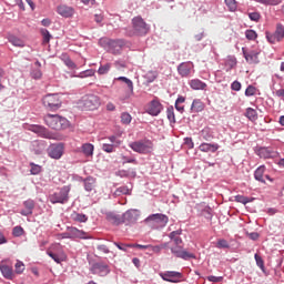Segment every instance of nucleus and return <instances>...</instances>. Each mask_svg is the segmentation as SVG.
<instances>
[{
  "label": "nucleus",
  "mask_w": 284,
  "mask_h": 284,
  "mask_svg": "<svg viewBox=\"0 0 284 284\" xmlns=\"http://www.w3.org/2000/svg\"><path fill=\"white\" fill-rule=\"evenodd\" d=\"M70 234H72L75 239H88V233L77 227H71Z\"/></svg>",
  "instance_id": "obj_31"
},
{
  "label": "nucleus",
  "mask_w": 284,
  "mask_h": 284,
  "mask_svg": "<svg viewBox=\"0 0 284 284\" xmlns=\"http://www.w3.org/2000/svg\"><path fill=\"white\" fill-rule=\"evenodd\" d=\"M181 234H183L182 230L173 231L169 234V239L173 241L174 247H171V253L176 256V258H183V261H190V258H196V255L183 250V239H181Z\"/></svg>",
  "instance_id": "obj_1"
},
{
  "label": "nucleus",
  "mask_w": 284,
  "mask_h": 284,
  "mask_svg": "<svg viewBox=\"0 0 284 284\" xmlns=\"http://www.w3.org/2000/svg\"><path fill=\"white\" fill-rule=\"evenodd\" d=\"M192 70H194V63L192 62H182L178 67V72L180 77L186 78L192 73Z\"/></svg>",
  "instance_id": "obj_14"
},
{
  "label": "nucleus",
  "mask_w": 284,
  "mask_h": 284,
  "mask_svg": "<svg viewBox=\"0 0 284 284\" xmlns=\"http://www.w3.org/2000/svg\"><path fill=\"white\" fill-rule=\"evenodd\" d=\"M225 6L229 8L230 12H236V0H224Z\"/></svg>",
  "instance_id": "obj_43"
},
{
  "label": "nucleus",
  "mask_w": 284,
  "mask_h": 284,
  "mask_svg": "<svg viewBox=\"0 0 284 284\" xmlns=\"http://www.w3.org/2000/svg\"><path fill=\"white\" fill-rule=\"evenodd\" d=\"M150 252H154V254H159L161 252V245H152L150 246Z\"/></svg>",
  "instance_id": "obj_63"
},
{
  "label": "nucleus",
  "mask_w": 284,
  "mask_h": 284,
  "mask_svg": "<svg viewBox=\"0 0 284 284\" xmlns=\"http://www.w3.org/2000/svg\"><path fill=\"white\" fill-rule=\"evenodd\" d=\"M109 141H111L112 145H115V148L121 143V140H116L114 135L109 136Z\"/></svg>",
  "instance_id": "obj_62"
},
{
  "label": "nucleus",
  "mask_w": 284,
  "mask_h": 284,
  "mask_svg": "<svg viewBox=\"0 0 284 284\" xmlns=\"http://www.w3.org/2000/svg\"><path fill=\"white\" fill-rule=\"evenodd\" d=\"M120 119L122 125H130L132 123V115L128 112H123Z\"/></svg>",
  "instance_id": "obj_34"
},
{
  "label": "nucleus",
  "mask_w": 284,
  "mask_h": 284,
  "mask_svg": "<svg viewBox=\"0 0 284 284\" xmlns=\"http://www.w3.org/2000/svg\"><path fill=\"white\" fill-rule=\"evenodd\" d=\"M71 220L75 221L77 223H87L88 222V215H85L83 213L73 212L71 214Z\"/></svg>",
  "instance_id": "obj_29"
},
{
  "label": "nucleus",
  "mask_w": 284,
  "mask_h": 284,
  "mask_svg": "<svg viewBox=\"0 0 284 284\" xmlns=\"http://www.w3.org/2000/svg\"><path fill=\"white\" fill-rule=\"evenodd\" d=\"M81 108L84 110H97L101 105L99 95L89 94L84 95L80 101Z\"/></svg>",
  "instance_id": "obj_8"
},
{
  "label": "nucleus",
  "mask_w": 284,
  "mask_h": 284,
  "mask_svg": "<svg viewBox=\"0 0 284 284\" xmlns=\"http://www.w3.org/2000/svg\"><path fill=\"white\" fill-rule=\"evenodd\" d=\"M58 14H60L61 17H64L65 19L72 17L74 14V9H72V7H68V6H60L58 7Z\"/></svg>",
  "instance_id": "obj_23"
},
{
  "label": "nucleus",
  "mask_w": 284,
  "mask_h": 284,
  "mask_svg": "<svg viewBox=\"0 0 284 284\" xmlns=\"http://www.w3.org/2000/svg\"><path fill=\"white\" fill-rule=\"evenodd\" d=\"M156 77H159L156 71H149L145 73L144 79H146L148 83H154V81H156Z\"/></svg>",
  "instance_id": "obj_35"
},
{
  "label": "nucleus",
  "mask_w": 284,
  "mask_h": 284,
  "mask_svg": "<svg viewBox=\"0 0 284 284\" xmlns=\"http://www.w3.org/2000/svg\"><path fill=\"white\" fill-rule=\"evenodd\" d=\"M112 68V64L106 63L104 65H101L98 70L99 74H108V72H110V69Z\"/></svg>",
  "instance_id": "obj_48"
},
{
  "label": "nucleus",
  "mask_w": 284,
  "mask_h": 284,
  "mask_svg": "<svg viewBox=\"0 0 284 284\" xmlns=\"http://www.w3.org/2000/svg\"><path fill=\"white\" fill-rule=\"evenodd\" d=\"M12 234H13V236H23V227L14 226Z\"/></svg>",
  "instance_id": "obj_57"
},
{
  "label": "nucleus",
  "mask_w": 284,
  "mask_h": 284,
  "mask_svg": "<svg viewBox=\"0 0 284 284\" xmlns=\"http://www.w3.org/2000/svg\"><path fill=\"white\" fill-rule=\"evenodd\" d=\"M254 257H255L257 267L263 270L265 267V264L263 262V257H261V255H258V254H255Z\"/></svg>",
  "instance_id": "obj_54"
},
{
  "label": "nucleus",
  "mask_w": 284,
  "mask_h": 284,
  "mask_svg": "<svg viewBox=\"0 0 284 284\" xmlns=\"http://www.w3.org/2000/svg\"><path fill=\"white\" fill-rule=\"evenodd\" d=\"M169 221L170 219L168 215L161 213L151 214L145 219V223H150V225H153L156 229L165 227Z\"/></svg>",
  "instance_id": "obj_9"
},
{
  "label": "nucleus",
  "mask_w": 284,
  "mask_h": 284,
  "mask_svg": "<svg viewBox=\"0 0 284 284\" xmlns=\"http://www.w3.org/2000/svg\"><path fill=\"white\" fill-rule=\"evenodd\" d=\"M49 201L53 205L60 203L61 205L68 203L70 201V186H63L59 191L49 195Z\"/></svg>",
  "instance_id": "obj_5"
},
{
  "label": "nucleus",
  "mask_w": 284,
  "mask_h": 284,
  "mask_svg": "<svg viewBox=\"0 0 284 284\" xmlns=\"http://www.w3.org/2000/svg\"><path fill=\"white\" fill-rule=\"evenodd\" d=\"M257 3H263L264 6H276L278 0H255Z\"/></svg>",
  "instance_id": "obj_55"
},
{
  "label": "nucleus",
  "mask_w": 284,
  "mask_h": 284,
  "mask_svg": "<svg viewBox=\"0 0 284 284\" xmlns=\"http://www.w3.org/2000/svg\"><path fill=\"white\" fill-rule=\"evenodd\" d=\"M14 267H16V274H23V272L26 270V265L21 261H18L16 263Z\"/></svg>",
  "instance_id": "obj_47"
},
{
  "label": "nucleus",
  "mask_w": 284,
  "mask_h": 284,
  "mask_svg": "<svg viewBox=\"0 0 284 284\" xmlns=\"http://www.w3.org/2000/svg\"><path fill=\"white\" fill-rule=\"evenodd\" d=\"M10 43L16 48H26V42L17 37L10 38Z\"/></svg>",
  "instance_id": "obj_37"
},
{
  "label": "nucleus",
  "mask_w": 284,
  "mask_h": 284,
  "mask_svg": "<svg viewBox=\"0 0 284 284\" xmlns=\"http://www.w3.org/2000/svg\"><path fill=\"white\" fill-rule=\"evenodd\" d=\"M266 39L267 41H270V43H276L280 40V38L275 34V33H270V32H266Z\"/></svg>",
  "instance_id": "obj_50"
},
{
  "label": "nucleus",
  "mask_w": 284,
  "mask_h": 284,
  "mask_svg": "<svg viewBox=\"0 0 284 284\" xmlns=\"http://www.w3.org/2000/svg\"><path fill=\"white\" fill-rule=\"evenodd\" d=\"M48 256L50 258H53L55 263H63V261H67L68 255H65V252H63V248L61 244H53L51 247L47 251Z\"/></svg>",
  "instance_id": "obj_7"
},
{
  "label": "nucleus",
  "mask_w": 284,
  "mask_h": 284,
  "mask_svg": "<svg viewBox=\"0 0 284 284\" xmlns=\"http://www.w3.org/2000/svg\"><path fill=\"white\" fill-rule=\"evenodd\" d=\"M264 174L265 165L258 166L254 173L255 181H260V183H265V179L263 178Z\"/></svg>",
  "instance_id": "obj_26"
},
{
  "label": "nucleus",
  "mask_w": 284,
  "mask_h": 284,
  "mask_svg": "<svg viewBox=\"0 0 284 284\" xmlns=\"http://www.w3.org/2000/svg\"><path fill=\"white\" fill-rule=\"evenodd\" d=\"M190 88H192V90H205V88H207V84L203 81H201L200 79H193L189 82Z\"/></svg>",
  "instance_id": "obj_24"
},
{
  "label": "nucleus",
  "mask_w": 284,
  "mask_h": 284,
  "mask_svg": "<svg viewBox=\"0 0 284 284\" xmlns=\"http://www.w3.org/2000/svg\"><path fill=\"white\" fill-rule=\"evenodd\" d=\"M219 148L221 146L217 143L203 142L202 144H200L199 150L200 152H205V153L211 152L212 154H214L215 152L219 151Z\"/></svg>",
  "instance_id": "obj_20"
},
{
  "label": "nucleus",
  "mask_w": 284,
  "mask_h": 284,
  "mask_svg": "<svg viewBox=\"0 0 284 284\" xmlns=\"http://www.w3.org/2000/svg\"><path fill=\"white\" fill-rule=\"evenodd\" d=\"M191 110H193V112H203V110H205V104L203 101L195 99L192 102Z\"/></svg>",
  "instance_id": "obj_25"
},
{
  "label": "nucleus",
  "mask_w": 284,
  "mask_h": 284,
  "mask_svg": "<svg viewBox=\"0 0 284 284\" xmlns=\"http://www.w3.org/2000/svg\"><path fill=\"white\" fill-rule=\"evenodd\" d=\"M97 187V179L94 178H87L84 180V189L87 192H92Z\"/></svg>",
  "instance_id": "obj_27"
},
{
  "label": "nucleus",
  "mask_w": 284,
  "mask_h": 284,
  "mask_svg": "<svg viewBox=\"0 0 284 284\" xmlns=\"http://www.w3.org/2000/svg\"><path fill=\"white\" fill-rule=\"evenodd\" d=\"M277 154L278 153L276 151H272L270 150V148H265V146L260 148L257 150V155L260 159H274L276 158Z\"/></svg>",
  "instance_id": "obj_21"
},
{
  "label": "nucleus",
  "mask_w": 284,
  "mask_h": 284,
  "mask_svg": "<svg viewBox=\"0 0 284 284\" xmlns=\"http://www.w3.org/2000/svg\"><path fill=\"white\" fill-rule=\"evenodd\" d=\"M245 37L248 41H256L258 39V34L252 29L245 31Z\"/></svg>",
  "instance_id": "obj_36"
},
{
  "label": "nucleus",
  "mask_w": 284,
  "mask_h": 284,
  "mask_svg": "<svg viewBox=\"0 0 284 284\" xmlns=\"http://www.w3.org/2000/svg\"><path fill=\"white\" fill-rule=\"evenodd\" d=\"M99 44L101 48H104V50H108V52H111V54H121V51L125 47V41L121 39L112 40L109 38H101Z\"/></svg>",
  "instance_id": "obj_3"
},
{
  "label": "nucleus",
  "mask_w": 284,
  "mask_h": 284,
  "mask_svg": "<svg viewBox=\"0 0 284 284\" xmlns=\"http://www.w3.org/2000/svg\"><path fill=\"white\" fill-rule=\"evenodd\" d=\"M42 103L47 110L57 112V110L61 109V105H63V100H61V95L57 93H49L42 98Z\"/></svg>",
  "instance_id": "obj_4"
},
{
  "label": "nucleus",
  "mask_w": 284,
  "mask_h": 284,
  "mask_svg": "<svg viewBox=\"0 0 284 284\" xmlns=\"http://www.w3.org/2000/svg\"><path fill=\"white\" fill-rule=\"evenodd\" d=\"M162 281H166V283H181V278H183V274L176 271H166L164 273H160Z\"/></svg>",
  "instance_id": "obj_11"
},
{
  "label": "nucleus",
  "mask_w": 284,
  "mask_h": 284,
  "mask_svg": "<svg viewBox=\"0 0 284 284\" xmlns=\"http://www.w3.org/2000/svg\"><path fill=\"white\" fill-rule=\"evenodd\" d=\"M27 211H29L32 214V210H34V201L33 200H27L23 203Z\"/></svg>",
  "instance_id": "obj_51"
},
{
  "label": "nucleus",
  "mask_w": 284,
  "mask_h": 284,
  "mask_svg": "<svg viewBox=\"0 0 284 284\" xmlns=\"http://www.w3.org/2000/svg\"><path fill=\"white\" fill-rule=\"evenodd\" d=\"M207 281H210V283H221V281H223V276H214V275H211V276H207L206 277Z\"/></svg>",
  "instance_id": "obj_59"
},
{
  "label": "nucleus",
  "mask_w": 284,
  "mask_h": 284,
  "mask_svg": "<svg viewBox=\"0 0 284 284\" xmlns=\"http://www.w3.org/2000/svg\"><path fill=\"white\" fill-rule=\"evenodd\" d=\"M31 77L32 79H41V77H43V73L41 72V69H34L31 72Z\"/></svg>",
  "instance_id": "obj_58"
},
{
  "label": "nucleus",
  "mask_w": 284,
  "mask_h": 284,
  "mask_svg": "<svg viewBox=\"0 0 284 284\" xmlns=\"http://www.w3.org/2000/svg\"><path fill=\"white\" fill-rule=\"evenodd\" d=\"M114 196H122V194H130V189L128 186H120L114 191Z\"/></svg>",
  "instance_id": "obj_38"
},
{
  "label": "nucleus",
  "mask_w": 284,
  "mask_h": 284,
  "mask_svg": "<svg viewBox=\"0 0 284 284\" xmlns=\"http://www.w3.org/2000/svg\"><path fill=\"white\" fill-rule=\"evenodd\" d=\"M30 131L38 134V136H42V139H53L52 133L42 125H31Z\"/></svg>",
  "instance_id": "obj_15"
},
{
  "label": "nucleus",
  "mask_w": 284,
  "mask_h": 284,
  "mask_svg": "<svg viewBox=\"0 0 284 284\" xmlns=\"http://www.w3.org/2000/svg\"><path fill=\"white\" fill-rule=\"evenodd\" d=\"M115 148H116L115 144H110V143L102 144L103 152H106L108 154H112V152H114Z\"/></svg>",
  "instance_id": "obj_44"
},
{
  "label": "nucleus",
  "mask_w": 284,
  "mask_h": 284,
  "mask_svg": "<svg viewBox=\"0 0 284 284\" xmlns=\"http://www.w3.org/2000/svg\"><path fill=\"white\" fill-rule=\"evenodd\" d=\"M115 80L122 81L123 83H125L128 85L129 90H131V92H132V90H134V84L132 83V80H130L125 77H119Z\"/></svg>",
  "instance_id": "obj_41"
},
{
  "label": "nucleus",
  "mask_w": 284,
  "mask_h": 284,
  "mask_svg": "<svg viewBox=\"0 0 284 284\" xmlns=\"http://www.w3.org/2000/svg\"><path fill=\"white\" fill-rule=\"evenodd\" d=\"M44 123L51 130H67V128H70V121L59 114H47L44 116Z\"/></svg>",
  "instance_id": "obj_2"
},
{
  "label": "nucleus",
  "mask_w": 284,
  "mask_h": 284,
  "mask_svg": "<svg viewBox=\"0 0 284 284\" xmlns=\"http://www.w3.org/2000/svg\"><path fill=\"white\" fill-rule=\"evenodd\" d=\"M242 52L244 54V59L250 63V64H256L258 63V51H246L245 49H242Z\"/></svg>",
  "instance_id": "obj_19"
},
{
  "label": "nucleus",
  "mask_w": 284,
  "mask_h": 284,
  "mask_svg": "<svg viewBox=\"0 0 284 284\" xmlns=\"http://www.w3.org/2000/svg\"><path fill=\"white\" fill-rule=\"evenodd\" d=\"M122 163H123V165H125V163H133V165H139L136 158H129L125 155H122Z\"/></svg>",
  "instance_id": "obj_49"
},
{
  "label": "nucleus",
  "mask_w": 284,
  "mask_h": 284,
  "mask_svg": "<svg viewBox=\"0 0 284 284\" xmlns=\"http://www.w3.org/2000/svg\"><path fill=\"white\" fill-rule=\"evenodd\" d=\"M245 116H247L250 121H256L258 119V113L256 112V110L247 108Z\"/></svg>",
  "instance_id": "obj_33"
},
{
  "label": "nucleus",
  "mask_w": 284,
  "mask_h": 284,
  "mask_svg": "<svg viewBox=\"0 0 284 284\" xmlns=\"http://www.w3.org/2000/svg\"><path fill=\"white\" fill-rule=\"evenodd\" d=\"M60 59L68 68H70V70H77V64L70 59V57H68L67 53H62Z\"/></svg>",
  "instance_id": "obj_28"
},
{
  "label": "nucleus",
  "mask_w": 284,
  "mask_h": 284,
  "mask_svg": "<svg viewBox=\"0 0 284 284\" xmlns=\"http://www.w3.org/2000/svg\"><path fill=\"white\" fill-rule=\"evenodd\" d=\"M256 94V89L254 85H248L245 90V97H254Z\"/></svg>",
  "instance_id": "obj_53"
},
{
  "label": "nucleus",
  "mask_w": 284,
  "mask_h": 284,
  "mask_svg": "<svg viewBox=\"0 0 284 284\" xmlns=\"http://www.w3.org/2000/svg\"><path fill=\"white\" fill-rule=\"evenodd\" d=\"M161 110H163L161 102L153 100L150 102L146 112L148 114H151V116H159V114H161Z\"/></svg>",
  "instance_id": "obj_16"
},
{
  "label": "nucleus",
  "mask_w": 284,
  "mask_h": 284,
  "mask_svg": "<svg viewBox=\"0 0 284 284\" xmlns=\"http://www.w3.org/2000/svg\"><path fill=\"white\" fill-rule=\"evenodd\" d=\"M64 150L63 143L51 144L48 149V155L50 159L59 160L63 156Z\"/></svg>",
  "instance_id": "obj_12"
},
{
  "label": "nucleus",
  "mask_w": 284,
  "mask_h": 284,
  "mask_svg": "<svg viewBox=\"0 0 284 284\" xmlns=\"http://www.w3.org/2000/svg\"><path fill=\"white\" fill-rule=\"evenodd\" d=\"M275 37H277V39H280V41L284 38V27L283 24H277L276 26V30L274 32Z\"/></svg>",
  "instance_id": "obj_42"
},
{
  "label": "nucleus",
  "mask_w": 284,
  "mask_h": 284,
  "mask_svg": "<svg viewBox=\"0 0 284 284\" xmlns=\"http://www.w3.org/2000/svg\"><path fill=\"white\" fill-rule=\"evenodd\" d=\"M248 239H251V241H258V233L253 232V233H247Z\"/></svg>",
  "instance_id": "obj_64"
},
{
  "label": "nucleus",
  "mask_w": 284,
  "mask_h": 284,
  "mask_svg": "<svg viewBox=\"0 0 284 284\" xmlns=\"http://www.w3.org/2000/svg\"><path fill=\"white\" fill-rule=\"evenodd\" d=\"M231 89L234 90V92H240V90H241V82L234 81V82L231 84Z\"/></svg>",
  "instance_id": "obj_61"
},
{
  "label": "nucleus",
  "mask_w": 284,
  "mask_h": 284,
  "mask_svg": "<svg viewBox=\"0 0 284 284\" xmlns=\"http://www.w3.org/2000/svg\"><path fill=\"white\" fill-rule=\"evenodd\" d=\"M41 34L43 37V43H50V39H52V36L50 34V31L48 29H41Z\"/></svg>",
  "instance_id": "obj_45"
},
{
  "label": "nucleus",
  "mask_w": 284,
  "mask_h": 284,
  "mask_svg": "<svg viewBox=\"0 0 284 284\" xmlns=\"http://www.w3.org/2000/svg\"><path fill=\"white\" fill-rule=\"evenodd\" d=\"M0 271L4 278L12 281L14 278V272L12 271V266L8 264V261H2L0 264Z\"/></svg>",
  "instance_id": "obj_17"
},
{
  "label": "nucleus",
  "mask_w": 284,
  "mask_h": 284,
  "mask_svg": "<svg viewBox=\"0 0 284 284\" xmlns=\"http://www.w3.org/2000/svg\"><path fill=\"white\" fill-rule=\"evenodd\" d=\"M91 272L99 276H108V274H110V267L103 262H98L91 266Z\"/></svg>",
  "instance_id": "obj_13"
},
{
  "label": "nucleus",
  "mask_w": 284,
  "mask_h": 284,
  "mask_svg": "<svg viewBox=\"0 0 284 284\" xmlns=\"http://www.w3.org/2000/svg\"><path fill=\"white\" fill-rule=\"evenodd\" d=\"M235 201L236 203H242L243 205H247V203H252V199L245 195H236Z\"/></svg>",
  "instance_id": "obj_39"
},
{
  "label": "nucleus",
  "mask_w": 284,
  "mask_h": 284,
  "mask_svg": "<svg viewBox=\"0 0 284 284\" xmlns=\"http://www.w3.org/2000/svg\"><path fill=\"white\" fill-rule=\"evenodd\" d=\"M225 68H226V72H230V70H233V68H236V58L229 55L225 60Z\"/></svg>",
  "instance_id": "obj_32"
},
{
  "label": "nucleus",
  "mask_w": 284,
  "mask_h": 284,
  "mask_svg": "<svg viewBox=\"0 0 284 284\" xmlns=\"http://www.w3.org/2000/svg\"><path fill=\"white\" fill-rule=\"evenodd\" d=\"M80 152H82V154L87 156V159H92V156H94V144L92 143L82 144Z\"/></svg>",
  "instance_id": "obj_22"
},
{
  "label": "nucleus",
  "mask_w": 284,
  "mask_h": 284,
  "mask_svg": "<svg viewBox=\"0 0 284 284\" xmlns=\"http://www.w3.org/2000/svg\"><path fill=\"white\" fill-rule=\"evenodd\" d=\"M122 219L123 223H136L139 221V211L129 210L123 214Z\"/></svg>",
  "instance_id": "obj_18"
},
{
  "label": "nucleus",
  "mask_w": 284,
  "mask_h": 284,
  "mask_svg": "<svg viewBox=\"0 0 284 284\" xmlns=\"http://www.w3.org/2000/svg\"><path fill=\"white\" fill-rule=\"evenodd\" d=\"M248 18L251 19V21L258 22V21H261V13L251 12V13H248Z\"/></svg>",
  "instance_id": "obj_56"
},
{
  "label": "nucleus",
  "mask_w": 284,
  "mask_h": 284,
  "mask_svg": "<svg viewBox=\"0 0 284 284\" xmlns=\"http://www.w3.org/2000/svg\"><path fill=\"white\" fill-rule=\"evenodd\" d=\"M133 30L134 34H138V37H143L150 32V27H148V23L143 21V18L135 17L132 19Z\"/></svg>",
  "instance_id": "obj_10"
},
{
  "label": "nucleus",
  "mask_w": 284,
  "mask_h": 284,
  "mask_svg": "<svg viewBox=\"0 0 284 284\" xmlns=\"http://www.w3.org/2000/svg\"><path fill=\"white\" fill-rule=\"evenodd\" d=\"M216 247L220 250H227L230 248V243H227L226 240L220 239L217 240Z\"/></svg>",
  "instance_id": "obj_46"
},
{
  "label": "nucleus",
  "mask_w": 284,
  "mask_h": 284,
  "mask_svg": "<svg viewBox=\"0 0 284 284\" xmlns=\"http://www.w3.org/2000/svg\"><path fill=\"white\" fill-rule=\"evenodd\" d=\"M201 136L204 141H212V139H214V132H212V129L210 128H204L201 131Z\"/></svg>",
  "instance_id": "obj_30"
},
{
  "label": "nucleus",
  "mask_w": 284,
  "mask_h": 284,
  "mask_svg": "<svg viewBox=\"0 0 284 284\" xmlns=\"http://www.w3.org/2000/svg\"><path fill=\"white\" fill-rule=\"evenodd\" d=\"M129 247H138L139 250H150L151 244H149V245L129 244Z\"/></svg>",
  "instance_id": "obj_60"
},
{
  "label": "nucleus",
  "mask_w": 284,
  "mask_h": 284,
  "mask_svg": "<svg viewBox=\"0 0 284 284\" xmlns=\"http://www.w3.org/2000/svg\"><path fill=\"white\" fill-rule=\"evenodd\" d=\"M129 148L138 154H150L154 150V144L150 140H140L129 144Z\"/></svg>",
  "instance_id": "obj_6"
},
{
  "label": "nucleus",
  "mask_w": 284,
  "mask_h": 284,
  "mask_svg": "<svg viewBox=\"0 0 284 284\" xmlns=\"http://www.w3.org/2000/svg\"><path fill=\"white\" fill-rule=\"evenodd\" d=\"M166 116L171 123H176V116L174 115V106L166 110Z\"/></svg>",
  "instance_id": "obj_40"
},
{
  "label": "nucleus",
  "mask_w": 284,
  "mask_h": 284,
  "mask_svg": "<svg viewBox=\"0 0 284 284\" xmlns=\"http://www.w3.org/2000/svg\"><path fill=\"white\" fill-rule=\"evenodd\" d=\"M30 165H31V174L33 175L41 174V165L34 164V163H30Z\"/></svg>",
  "instance_id": "obj_52"
}]
</instances>
